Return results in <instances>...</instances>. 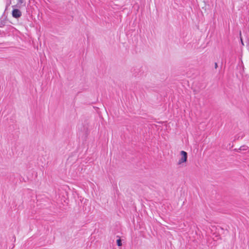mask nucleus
Here are the masks:
<instances>
[{
    "instance_id": "2",
    "label": "nucleus",
    "mask_w": 249,
    "mask_h": 249,
    "mask_svg": "<svg viewBox=\"0 0 249 249\" xmlns=\"http://www.w3.org/2000/svg\"><path fill=\"white\" fill-rule=\"evenodd\" d=\"M18 8H13V10L12 11V16L15 18H19L21 16V11L18 9Z\"/></svg>"
},
{
    "instance_id": "1",
    "label": "nucleus",
    "mask_w": 249,
    "mask_h": 249,
    "mask_svg": "<svg viewBox=\"0 0 249 249\" xmlns=\"http://www.w3.org/2000/svg\"><path fill=\"white\" fill-rule=\"evenodd\" d=\"M181 158L178 160V165H181L182 163H185L187 159V153L184 151H181L180 153Z\"/></svg>"
},
{
    "instance_id": "5",
    "label": "nucleus",
    "mask_w": 249,
    "mask_h": 249,
    "mask_svg": "<svg viewBox=\"0 0 249 249\" xmlns=\"http://www.w3.org/2000/svg\"><path fill=\"white\" fill-rule=\"evenodd\" d=\"M117 245L118 246H122V242H121V239H118L117 240Z\"/></svg>"
},
{
    "instance_id": "4",
    "label": "nucleus",
    "mask_w": 249,
    "mask_h": 249,
    "mask_svg": "<svg viewBox=\"0 0 249 249\" xmlns=\"http://www.w3.org/2000/svg\"><path fill=\"white\" fill-rule=\"evenodd\" d=\"M239 35H240V40H241V44H242V45L243 46H244V43L243 42V39H242V37L241 36V31H240Z\"/></svg>"
},
{
    "instance_id": "3",
    "label": "nucleus",
    "mask_w": 249,
    "mask_h": 249,
    "mask_svg": "<svg viewBox=\"0 0 249 249\" xmlns=\"http://www.w3.org/2000/svg\"><path fill=\"white\" fill-rule=\"evenodd\" d=\"M17 2L16 4L13 5V8H21L22 6H24L25 5V2L24 1V0H17Z\"/></svg>"
},
{
    "instance_id": "6",
    "label": "nucleus",
    "mask_w": 249,
    "mask_h": 249,
    "mask_svg": "<svg viewBox=\"0 0 249 249\" xmlns=\"http://www.w3.org/2000/svg\"><path fill=\"white\" fill-rule=\"evenodd\" d=\"M217 66H217V63H215V64H214L215 68L216 69Z\"/></svg>"
}]
</instances>
